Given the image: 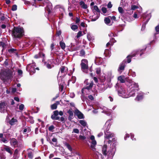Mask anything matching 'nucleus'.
I'll return each mask as SVG.
<instances>
[{"instance_id":"nucleus-39","label":"nucleus","mask_w":159,"mask_h":159,"mask_svg":"<svg viewBox=\"0 0 159 159\" xmlns=\"http://www.w3.org/2000/svg\"><path fill=\"white\" fill-rule=\"evenodd\" d=\"M104 22L106 24H108L111 22L110 19L109 17H106L104 19Z\"/></svg>"},{"instance_id":"nucleus-8","label":"nucleus","mask_w":159,"mask_h":159,"mask_svg":"<svg viewBox=\"0 0 159 159\" xmlns=\"http://www.w3.org/2000/svg\"><path fill=\"white\" fill-rule=\"evenodd\" d=\"M81 70L83 71L85 73H87L88 68V64L87 60L86 59H83L81 60Z\"/></svg>"},{"instance_id":"nucleus-16","label":"nucleus","mask_w":159,"mask_h":159,"mask_svg":"<svg viewBox=\"0 0 159 159\" xmlns=\"http://www.w3.org/2000/svg\"><path fill=\"white\" fill-rule=\"evenodd\" d=\"M9 134L7 133L4 135L2 134H0V138H1V141L4 143H7L8 142V139L7 138V136Z\"/></svg>"},{"instance_id":"nucleus-6","label":"nucleus","mask_w":159,"mask_h":159,"mask_svg":"<svg viewBox=\"0 0 159 159\" xmlns=\"http://www.w3.org/2000/svg\"><path fill=\"white\" fill-rule=\"evenodd\" d=\"M126 84L128 87L129 89H133L134 91H138L139 90V85L138 83L132 81L130 80H128L126 82Z\"/></svg>"},{"instance_id":"nucleus-57","label":"nucleus","mask_w":159,"mask_h":159,"mask_svg":"<svg viewBox=\"0 0 159 159\" xmlns=\"http://www.w3.org/2000/svg\"><path fill=\"white\" fill-rule=\"evenodd\" d=\"M55 127L53 125H52L49 127L48 130L50 131H52V130Z\"/></svg>"},{"instance_id":"nucleus-41","label":"nucleus","mask_w":159,"mask_h":159,"mask_svg":"<svg viewBox=\"0 0 159 159\" xmlns=\"http://www.w3.org/2000/svg\"><path fill=\"white\" fill-rule=\"evenodd\" d=\"M71 28L73 30H75L78 29V26L76 25H71Z\"/></svg>"},{"instance_id":"nucleus-24","label":"nucleus","mask_w":159,"mask_h":159,"mask_svg":"<svg viewBox=\"0 0 159 159\" xmlns=\"http://www.w3.org/2000/svg\"><path fill=\"white\" fill-rule=\"evenodd\" d=\"M67 70L68 69L67 67L64 66H61L60 68V71L59 73V74L61 73L63 74L64 75H65L66 74Z\"/></svg>"},{"instance_id":"nucleus-52","label":"nucleus","mask_w":159,"mask_h":159,"mask_svg":"<svg viewBox=\"0 0 159 159\" xmlns=\"http://www.w3.org/2000/svg\"><path fill=\"white\" fill-rule=\"evenodd\" d=\"M101 10L104 14H105L107 12V8L105 7H102L101 9Z\"/></svg>"},{"instance_id":"nucleus-28","label":"nucleus","mask_w":159,"mask_h":159,"mask_svg":"<svg viewBox=\"0 0 159 159\" xmlns=\"http://www.w3.org/2000/svg\"><path fill=\"white\" fill-rule=\"evenodd\" d=\"M80 5L81 6V7L82 8L86 9L87 8V6L85 4L84 2L83 1H81L80 2Z\"/></svg>"},{"instance_id":"nucleus-56","label":"nucleus","mask_w":159,"mask_h":159,"mask_svg":"<svg viewBox=\"0 0 159 159\" xmlns=\"http://www.w3.org/2000/svg\"><path fill=\"white\" fill-rule=\"evenodd\" d=\"M155 30L157 34L159 33V25L155 27Z\"/></svg>"},{"instance_id":"nucleus-30","label":"nucleus","mask_w":159,"mask_h":159,"mask_svg":"<svg viewBox=\"0 0 159 159\" xmlns=\"http://www.w3.org/2000/svg\"><path fill=\"white\" fill-rule=\"evenodd\" d=\"M42 57H45V54L42 52H39L38 54L35 55L34 57V58L36 59Z\"/></svg>"},{"instance_id":"nucleus-45","label":"nucleus","mask_w":159,"mask_h":159,"mask_svg":"<svg viewBox=\"0 0 159 159\" xmlns=\"http://www.w3.org/2000/svg\"><path fill=\"white\" fill-rule=\"evenodd\" d=\"M28 121H29V122L31 124L33 123L34 122V121L33 119V118L31 116L29 117V119H28Z\"/></svg>"},{"instance_id":"nucleus-48","label":"nucleus","mask_w":159,"mask_h":159,"mask_svg":"<svg viewBox=\"0 0 159 159\" xmlns=\"http://www.w3.org/2000/svg\"><path fill=\"white\" fill-rule=\"evenodd\" d=\"M61 34V30H57L56 35L57 37H59Z\"/></svg>"},{"instance_id":"nucleus-58","label":"nucleus","mask_w":159,"mask_h":159,"mask_svg":"<svg viewBox=\"0 0 159 159\" xmlns=\"http://www.w3.org/2000/svg\"><path fill=\"white\" fill-rule=\"evenodd\" d=\"M82 35V32L81 31H79L77 33V34L76 36L77 38H78L79 37H80Z\"/></svg>"},{"instance_id":"nucleus-33","label":"nucleus","mask_w":159,"mask_h":159,"mask_svg":"<svg viewBox=\"0 0 159 159\" xmlns=\"http://www.w3.org/2000/svg\"><path fill=\"white\" fill-rule=\"evenodd\" d=\"M67 112L69 115V116L68 118L69 120H70L71 119V117H72L73 115V112L71 109H70L67 111Z\"/></svg>"},{"instance_id":"nucleus-38","label":"nucleus","mask_w":159,"mask_h":159,"mask_svg":"<svg viewBox=\"0 0 159 159\" xmlns=\"http://www.w3.org/2000/svg\"><path fill=\"white\" fill-rule=\"evenodd\" d=\"M65 145L66 147L67 148L69 149V151H70V152L72 151V148L69 143H65Z\"/></svg>"},{"instance_id":"nucleus-44","label":"nucleus","mask_w":159,"mask_h":159,"mask_svg":"<svg viewBox=\"0 0 159 159\" xmlns=\"http://www.w3.org/2000/svg\"><path fill=\"white\" fill-rule=\"evenodd\" d=\"M51 108L52 110H54L57 109V106L55 103L51 105Z\"/></svg>"},{"instance_id":"nucleus-36","label":"nucleus","mask_w":159,"mask_h":159,"mask_svg":"<svg viewBox=\"0 0 159 159\" xmlns=\"http://www.w3.org/2000/svg\"><path fill=\"white\" fill-rule=\"evenodd\" d=\"M60 45L61 48L62 49H64L65 48L66 45L65 43L63 41V40H61L60 42Z\"/></svg>"},{"instance_id":"nucleus-32","label":"nucleus","mask_w":159,"mask_h":159,"mask_svg":"<svg viewBox=\"0 0 159 159\" xmlns=\"http://www.w3.org/2000/svg\"><path fill=\"white\" fill-rule=\"evenodd\" d=\"M79 123L82 126H83V127H87V123L84 120H80L79 121Z\"/></svg>"},{"instance_id":"nucleus-14","label":"nucleus","mask_w":159,"mask_h":159,"mask_svg":"<svg viewBox=\"0 0 159 159\" xmlns=\"http://www.w3.org/2000/svg\"><path fill=\"white\" fill-rule=\"evenodd\" d=\"M90 139L92 141L91 147L93 151H95L96 150L95 147L97 144V142L95 139L94 136L93 135L91 136Z\"/></svg>"},{"instance_id":"nucleus-31","label":"nucleus","mask_w":159,"mask_h":159,"mask_svg":"<svg viewBox=\"0 0 159 159\" xmlns=\"http://www.w3.org/2000/svg\"><path fill=\"white\" fill-rule=\"evenodd\" d=\"M125 77L124 76H120L119 77L118 79L121 83H124L125 82Z\"/></svg>"},{"instance_id":"nucleus-27","label":"nucleus","mask_w":159,"mask_h":159,"mask_svg":"<svg viewBox=\"0 0 159 159\" xmlns=\"http://www.w3.org/2000/svg\"><path fill=\"white\" fill-rule=\"evenodd\" d=\"M44 65L48 69H51L52 68V65H51V62L50 60H48L47 62H44Z\"/></svg>"},{"instance_id":"nucleus-12","label":"nucleus","mask_w":159,"mask_h":159,"mask_svg":"<svg viewBox=\"0 0 159 159\" xmlns=\"http://www.w3.org/2000/svg\"><path fill=\"white\" fill-rule=\"evenodd\" d=\"M126 60H124L119 65L118 69V71L120 73H121L124 70L126 66Z\"/></svg>"},{"instance_id":"nucleus-15","label":"nucleus","mask_w":159,"mask_h":159,"mask_svg":"<svg viewBox=\"0 0 159 159\" xmlns=\"http://www.w3.org/2000/svg\"><path fill=\"white\" fill-rule=\"evenodd\" d=\"M101 109L102 110L101 112L104 113L107 116H110L111 113L112 111L111 110L107 109L106 107H100Z\"/></svg>"},{"instance_id":"nucleus-23","label":"nucleus","mask_w":159,"mask_h":159,"mask_svg":"<svg viewBox=\"0 0 159 159\" xmlns=\"http://www.w3.org/2000/svg\"><path fill=\"white\" fill-rule=\"evenodd\" d=\"M103 61V60L101 57H96L95 62L96 64L99 65L102 64Z\"/></svg>"},{"instance_id":"nucleus-7","label":"nucleus","mask_w":159,"mask_h":159,"mask_svg":"<svg viewBox=\"0 0 159 159\" xmlns=\"http://www.w3.org/2000/svg\"><path fill=\"white\" fill-rule=\"evenodd\" d=\"M118 92L119 96L125 98H128V92L123 87L121 86L119 88Z\"/></svg>"},{"instance_id":"nucleus-4","label":"nucleus","mask_w":159,"mask_h":159,"mask_svg":"<svg viewBox=\"0 0 159 159\" xmlns=\"http://www.w3.org/2000/svg\"><path fill=\"white\" fill-rule=\"evenodd\" d=\"M104 143L109 144L112 142H114L116 140V139L113 138L114 137V134L109 131H104Z\"/></svg>"},{"instance_id":"nucleus-50","label":"nucleus","mask_w":159,"mask_h":159,"mask_svg":"<svg viewBox=\"0 0 159 159\" xmlns=\"http://www.w3.org/2000/svg\"><path fill=\"white\" fill-rule=\"evenodd\" d=\"M17 9V6L16 5H13L12 6V7L11 8V10L12 11H15Z\"/></svg>"},{"instance_id":"nucleus-54","label":"nucleus","mask_w":159,"mask_h":159,"mask_svg":"<svg viewBox=\"0 0 159 159\" xmlns=\"http://www.w3.org/2000/svg\"><path fill=\"white\" fill-rule=\"evenodd\" d=\"M29 157L30 158L32 159L33 157V156L32 152H30L28 154Z\"/></svg>"},{"instance_id":"nucleus-34","label":"nucleus","mask_w":159,"mask_h":159,"mask_svg":"<svg viewBox=\"0 0 159 159\" xmlns=\"http://www.w3.org/2000/svg\"><path fill=\"white\" fill-rule=\"evenodd\" d=\"M104 54L106 57H109L111 55V52L109 49H106L104 52Z\"/></svg>"},{"instance_id":"nucleus-59","label":"nucleus","mask_w":159,"mask_h":159,"mask_svg":"<svg viewBox=\"0 0 159 159\" xmlns=\"http://www.w3.org/2000/svg\"><path fill=\"white\" fill-rule=\"evenodd\" d=\"M112 5L111 3V2H109L107 5V7L109 8H111L112 7Z\"/></svg>"},{"instance_id":"nucleus-22","label":"nucleus","mask_w":159,"mask_h":159,"mask_svg":"<svg viewBox=\"0 0 159 159\" xmlns=\"http://www.w3.org/2000/svg\"><path fill=\"white\" fill-rule=\"evenodd\" d=\"M143 93L142 92H139L135 100L137 101H140L143 99Z\"/></svg>"},{"instance_id":"nucleus-40","label":"nucleus","mask_w":159,"mask_h":159,"mask_svg":"<svg viewBox=\"0 0 159 159\" xmlns=\"http://www.w3.org/2000/svg\"><path fill=\"white\" fill-rule=\"evenodd\" d=\"M0 46H1L2 47L3 49L2 50H3L5 48H6L7 45L5 43H3L2 42H0Z\"/></svg>"},{"instance_id":"nucleus-35","label":"nucleus","mask_w":159,"mask_h":159,"mask_svg":"<svg viewBox=\"0 0 159 159\" xmlns=\"http://www.w3.org/2000/svg\"><path fill=\"white\" fill-rule=\"evenodd\" d=\"M17 121V120L14 118H12L11 120L9 121V124L11 125H13L15 124V123Z\"/></svg>"},{"instance_id":"nucleus-3","label":"nucleus","mask_w":159,"mask_h":159,"mask_svg":"<svg viewBox=\"0 0 159 159\" xmlns=\"http://www.w3.org/2000/svg\"><path fill=\"white\" fill-rule=\"evenodd\" d=\"M12 34L15 38L20 39L24 35L23 28L19 27H14L12 31Z\"/></svg>"},{"instance_id":"nucleus-21","label":"nucleus","mask_w":159,"mask_h":159,"mask_svg":"<svg viewBox=\"0 0 159 159\" xmlns=\"http://www.w3.org/2000/svg\"><path fill=\"white\" fill-rule=\"evenodd\" d=\"M45 9L46 11L48 12V14H49L52 12V6L51 3H48Z\"/></svg>"},{"instance_id":"nucleus-37","label":"nucleus","mask_w":159,"mask_h":159,"mask_svg":"<svg viewBox=\"0 0 159 159\" xmlns=\"http://www.w3.org/2000/svg\"><path fill=\"white\" fill-rule=\"evenodd\" d=\"M4 149L6 151L10 153L11 154H12V152L11 151V148L10 147L7 146H6V147L4 148Z\"/></svg>"},{"instance_id":"nucleus-9","label":"nucleus","mask_w":159,"mask_h":159,"mask_svg":"<svg viewBox=\"0 0 159 159\" xmlns=\"http://www.w3.org/2000/svg\"><path fill=\"white\" fill-rule=\"evenodd\" d=\"M35 63L34 62H32V63L28 65L26 67V70L29 71L30 74H33L35 72Z\"/></svg>"},{"instance_id":"nucleus-26","label":"nucleus","mask_w":159,"mask_h":159,"mask_svg":"<svg viewBox=\"0 0 159 159\" xmlns=\"http://www.w3.org/2000/svg\"><path fill=\"white\" fill-rule=\"evenodd\" d=\"M58 83L59 85L60 86V89L62 91L63 89V83H64V82H63L61 78V79H58Z\"/></svg>"},{"instance_id":"nucleus-49","label":"nucleus","mask_w":159,"mask_h":159,"mask_svg":"<svg viewBox=\"0 0 159 159\" xmlns=\"http://www.w3.org/2000/svg\"><path fill=\"white\" fill-rule=\"evenodd\" d=\"M24 106L22 104H20L19 106V109L20 111H23L24 109Z\"/></svg>"},{"instance_id":"nucleus-5","label":"nucleus","mask_w":159,"mask_h":159,"mask_svg":"<svg viewBox=\"0 0 159 159\" xmlns=\"http://www.w3.org/2000/svg\"><path fill=\"white\" fill-rule=\"evenodd\" d=\"M154 40H152L151 41L149 44L148 45V46H146L144 49H141V50H138L134 51L133 52V54L132 55V57H134L138 56V54L139 55L140 57L142 56L145 53V52L148 49H150L151 47L150 46V44H152L154 42Z\"/></svg>"},{"instance_id":"nucleus-19","label":"nucleus","mask_w":159,"mask_h":159,"mask_svg":"<svg viewBox=\"0 0 159 159\" xmlns=\"http://www.w3.org/2000/svg\"><path fill=\"white\" fill-rule=\"evenodd\" d=\"M110 121L111 120H109L104 125V128L105 129V130L104 131H109V129H110L111 125V123L110 122Z\"/></svg>"},{"instance_id":"nucleus-63","label":"nucleus","mask_w":159,"mask_h":159,"mask_svg":"<svg viewBox=\"0 0 159 159\" xmlns=\"http://www.w3.org/2000/svg\"><path fill=\"white\" fill-rule=\"evenodd\" d=\"M109 17H110L112 20H116V18L115 16H109Z\"/></svg>"},{"instance_id":"nucleus-53","label":"nucleus","mask_w":159,"mask_h":159,"mask_svg":"<svg viewBox=\"0 0 159 159\" xmlns=\"http://www.w3.org/2000/svg\"><path fill=\"white\" fill-rule=\"evenodd\" d=\"M17 72H18V75H19L21 76H22L23 72L21 70H20V69L18 70H17Z\"/></svg>"},{"instance_id":"nucleus-46","label":"nucleus","mask_w":159,"mask_h":159,"mask_svg":"<svg viewBox=\"0 0 159 159\" xmlns=\"http://www.w3.org/2000/svg\"><path fill=\"white\" fill-rule=\"evenodd\" d=\"M80 56H84L85 54V52L84 50H81L80 51Z\"/></svg>"},{"instance_id":"nucleus-55","label":"nucleus","mask_w":159,"mask_h":159,"mask_svg":"<svg viewBox=\"0 0 159 159\" xmlns=\"http://www.w3.org/2000/svg\"><path fill=\"white\" fill-rule=\"evenodd\" d=\"M138 8V6L136 5H132L131 6V9L132 10H135Z\"/></svg>"},{"instance_id":"nucleus-62","label":"nucleus","mask_w":159,"mask_h":159,"mask_svg":"<svg viewBox=\"0 0 159 159\" xmlns=\"http://www.w3.org/2000/svg\"><path fill=\"white\" fill-rule=\"evenodd\" d=\"M75 133L77 134H78L79 133V131L78 129H74L73 130L72 133Z\"/></svg>"},{"instance_id":"nucleus-25","label":"nucleus","mask_w":159,"mask_h":159,"mask_svg":"<svg viewBox=\"0 0 159 159\" xmlns=\"http://www.w3.org/2000/svg\"><path fill=\"white\" fill-rule=\"evenodd\" d=\"M132 89V90H130L128 89V95L129 96L128 98L131 96H134L135 95V94L136 92V91H134Z\"/></svg>"},{"instance_id":"nucleus-61","label":"nucleus","mask_w":159,"mask_h":159,"mask_svg":"<svg viewBox=\"0 0 159 159\" xmlns=\"http://www.w3.org/2000/svg\"><path fill=\"white\" fill-rule=\"evenodd\" d=\"M150 19V18H148L146 21L145 22H144L143 23H144V24H143V25H142V27L143 26L144 27L145 26V25L147 24L149 20Z\"/></svg>"},{"instance_id":"nucleus-10","label":"nucleus","mask_w":159,"mask_h":159,"mask_svg":"<svg viewBox=\"0 0 159 159\" xmlns=\"http://www.w3.org/2000/svg\"><path fill=\"white\" fill-rule=\"evenodd\" d=\"M93 85V82H91L89 84L88 86H87L86 87L82 89L81 90L82 92V95L81 97V98L82 101L84 102V101L85 97L84 96V91L85 89H87L88 90H89L90 89H91Z\"/></svg>"},{"instance_id":"nucleus-42","label":"nucleus","mask_w":159,"mask_h":159,"mask_svg":"<svg viewBox=\"0 0 159 159\" xmlns=\"http://www.w3.org/2000/svg\"><path fill=\"white\" fill-rule=\"evenodd\" d=\"M94 9H93V10H95L97 12H98L100 13V10L99 9L98 7L96 5H95L93 6Z\"/></svg>"},{"instance_id":"nucleus-29","label":"nucleus","mask_w":159,"mask_h":159,"mask_svg":"<svg viewBox=\"0 0 159 159\" xmlns=\"http://www.w3.org/2000/svg\"><path fill=\"white\" fill-rule=\"evenodd\" d=\"M133 54V52L129 55H128L125 60H126V62H127L128 63H129L131 61V59L133 57L132 56Z\"/></svg>"},{"instance_id":"nucleus-60","label":"nucleus","mask_w":159,"mask_h":159,"mask_svg":"<svg viewBox=\"0 0 159 159\" xmlns=\"http://www.w3.org/2000/svg\"><path fill=\"white\" fill-rule=\"evenodd\" d=\"M16 50V49L15 48H11L8 50V52H13Z\"/></svg>"},{"instance_id":"nucleus-43","label":"nucleus","mask_w":159,"mask_h":159,"mask_svg":"<svg viewBox=\"0 0 159 159\" xmlns=\"http://www.w3.org/2000/svg\"><path fill=\"white\" fill-rule=\"evenodd\" d=\"M118 10L119 12L121 14L124 13V10L123 8L121 7H119L118 8Z\"/></svg>"},{"instance_id":"nucleus-20","label":"nucleus","mask_w":159,"mask_h":159,"mask_svg":"<svg viewBox=\"0 0 159 159\" xmlns=\"http://www.w3.org/2000/svg\"><path fill=\"white\" fill-rule=\"evenodd\" d=\"M75 114L80 119H83L84 118L83 114L77 109L75 111Z\"/></svg>"},{"instance_id":"nucleus-51","label":"nucleus","mask_w":159,"mask_h":159,"mask_svg":"<svg viewBox=\"0 0 159 159\" xmlns=\"http://www.w3.org/2000/svg\"><path fill=\"white\" fill-rule=\"evenodd\" d=\"M101 72V69L100 68H98L96 69V73L98 75Z\"/></svg>"},{"instance_id":"nucleus-13","label":"nucleus","mask_w":159,"mask_h":159,"mask_svg":"<svg viewBox=\"0 0 159 159\" xmlns=\"http://www.w3.org/2000/svg\"><path fill=\"white\" fill-rule=\"evenodd\" d=\"M113 77L112 73L111 72H109L107 73V75L105 76L103 79H102V81L107 80L108 82H110L111 81V79Z\"/></svg>"},{"instance_id":"nucleus-11","label":"nucleus","mask_w":159,"mask_h":159,"mask_svg":"<svg viewBox=\"0 0 159 159\" xmlns=\"http://www.w3.org/2000/svg\"><path fill=\"white\" fill-rule=\"evenodd\" d=\"M7 104L5 102H1L0 103V112L3 113L7 111Z\"/></svg>"},{"instance_id":"nucleus-2","label":"nucleus","mask_w":159,"mask_h":159,"mask_svg":"<svg viewBox=\"0 0 159 159\" xmlns=\"http://www.w3.org/2000/svg\"><path fill=\"white\" fill-rule=\"evenodd\" d=\"M13 72L9 70H2L0 72V79L5 84L8 83L12 77Z\"/></svg>"},{"instance_id":"nucleus-64","label":"nucleus","mask_w":159,"mask_h":159,"mask_svg":"<svg viewBox=\"0 0 159 159\" xmlns=\"http://www.w3.org/2000/svg\"><path fill=\"white\" fill-rule=\"evenodd\" d=\"M70 96L72 98H74L75 96V94L74 93H71L70 94Z\"/></svg>"},{"instance_id":"nucleus-17","label":"nucleus","mask_w":159,"mask_h":159,"mask_svg":"<svg viewBox=\"0 0 159 159\" xmlns=\"http://www.w3.org/2000/svg\"><path fill=\"white\" fill-rule=\"evenodd\" d=\"M58 111H55L53 112V114L52 115L51 118L53 120H58L60 119V117L58 116Z\"/></svg>"},{"instance_id":"nucleus-1","label":"nucleus","mask_w":159,"mask_h":159,"mask_svg":"<svg viewBox=\"0 0 159 159\" xmlns=\"http://www.w3.org/2000/svg\"><path fill=\"white\" fill-rule=\"evenodd\" d=\"M104 143L103 146H102V153L105 156H107L109 157H112L115 154L116 151V144L114 143L111 146L110 149L107 150V144Z\"/></svg>"},{"instance_id":"nucleus-47","label":"nucleus","mask_w":159,"mask_h":159,"mask_svg":"<svg viewBox=\"0 0 159 159\" xmlns=\"http://www.w3.org/2000/svg\"><path fill=\"white\" fill-rule=\"evenodd\" d=\"M115 41H116L115 40ZM116 42V41H114L113 42H112V41L110 40L109 42L107 43L106 44V46L107 47H108V46L110 45L112 46L113 44L114 43Z\"/></svg>"},{"instance_id":"nucleus-18","label":"nucleus","mask_w":159,"mask_h":159,"mask_svg":"<svg viewBox=\"0 0 159 159\" xmlns=\"http://www.w3.org/2000/svg\"><path fill=\"white\" fill-rule=\"evenodd\" d=\"M10 143L12 146L16 147L18 145V142L17 140L15 138H12L10 139Z\"/></svg>"}]
</instances>
